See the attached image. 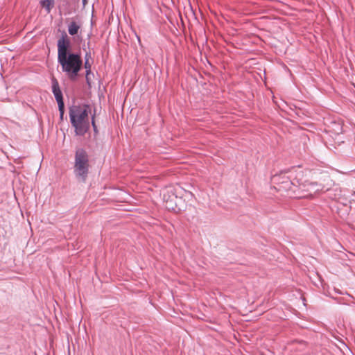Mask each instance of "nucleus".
I'll use <instances>...</instances> for the list:
<instances>
[{"label": "nucleus", "mask_w": 355, "mask_h": 355, "mask_svg": "<svg viewBox=\"0 0 355 355\" xmlns=\"http://www.w3.org/2000/svg\"><path fill=\"white\" fill-rule=\"evenodd\" d=\"M69 118L76 135L83 136L89 129L88 106L73 105L69 108Z\"/></svg>", "instance_id": "1"}, {"label": "nucleus", "mask_w": 355, "mask_h": 355, "mask_svg": "<svg viewBox=\"0 0 355 355\" xmlns=\"http://www.w3.org/2000/svg\"><path fill=\"white\" fill-rule=\"evenodd\" d=\"M58 62L62 67L63 72L68 78L74 80L76 79L83 65L81 57L78 53H70L58 58Z\"/></svg>", "instance_id": "2"}, {"label": "nucleus", "mask_w": 355, "mask_h": 355, "mask_svg": "<svg viewBox=\"0 0 355 355\" xmlns=\"http://www.w3.org/2000/svg\"><path fill=\"white\" fill-rule=\"evenodd\" d=\"M302 176L301 173H299L295 179L291 180L290 176H286L284 173H282L279 175H275L272 178V180L274 183L278 185L277 189L279 191H285L288 192V195H294V197L297 195L299 184L297 182V180H300Z\"/></svg>", "instance_id": "3"}, {"label": "nucleus", "mask_w": 355, "mask_h": 355, "mask_svg": "<svg viewBox=\"0 0 355 355\" xmlns=\"http://www.w3.org/2000/svg\"><path fill=\"white\" fill-rule=\"evenodd\" d=\"M89 156L83 148H78L75 154L74 173L76 177L85 182L89 172Z\"/></svg>", "instance_id": "4"}, {"label": "nucleus", "mask_w": 355, "mask_h": 355, "mask_svg": "<svg viewBox=\"0 0 355 355\" xmlns=\"http://www.w3.org/2000/svg\"><path fill=\"white\" fill-rule=\"evenodd\" d=\"M297 182L299 184V189L297 195L295 196V198H304L308 196H313L324 189L321 184L307 180L302 181L301 178L300 180H297Z\"/></svg>", "instance_id": "5"}, {"label": "nucleus", "mask_w": 355, "mask_h": 355, "mask_svg": "<svg viewBox=\"0 0 355 355\" xmlns=\"http://www.w3.org/2000/svg\"><path fill=\"white\" fill-rule=\"evenodd\" d=\"M57 45L58 58L70 53L68 52V49L70 46V41L66 34L62 35V36L58 40Z\"/></svg>", "instance_id": "6"}, {"label": "nucleus", "mask_w": 355, "mask_h": 355, "mask_svg": "<svg viewBox=\"0 0 355 355\" xmlns=\"http://www.w3.org/2000/svg\"><path fill=\"white\" fill-rule=\"evenodd\" d=\"M51 84H52V92L55 96V98L58 103V105H60V107H62L63 101V96L62 91L60 88L58 81L57 79L54 77L51 79Z\"/></svg>", "instance_id": "7"}, {"label": "nucleus", "mask_w": 355, "mask_h": 355, "mask_svg": "<svg viewBox=\"0 0 355 355\" xmlns=\"http://www.w3.org/2000/svg\"><path fill=\"white\" fill-rule=\"evenodd\" d=\"M163 199L165 202V207L168 210H174L175 205H176V201L178 198L174 194L171 196L167 195L166 193L164 194Z\"/></svg>", "instance_id": "8"}, {"label": "nucleus", "mask_w": 355, "mask_h": 355, "mask_svg": "<svg viewBox=\"0 0 355 355\" xmlns=\"http://www.w3.org/2000/svg\"><path fill=\"white\" fill-rule=\"evenodd\" d=\"M80 25L76 21H71L68 26V32L71 35H74L78 33Z\"/></svg>", "instance_id": "9"}, {"label": "nucleus", "mask_w": 355, "mask_h": 355, "mask_svg": "<svg viewBox=\"0 0 355 355\" xmlns=\"http://www.w3.org/2000/svg\"><path fill=\"white\" fill-rule=\"evenodd\" d=\"M40 3L48 13H49L53 7L54 0H42Z\"/></svg>", "instance_id": "10"}, {"label": "nucleus", "mask_w": 355, "mask_h": 355, "mask_svg": "<svg viewBox=\"0 0 355 355\" xmlns=\"http://www.w3.org/2000/svg\"><path fill=\"white\" fill-rule=\"evenodd\" d=\"M90 57V53H87L85 55V68L86 69V78L88 80L89 75L91 72V64L89 62V58Z\"/></svg>", "instance_id": "11"}, {"label": "nucleus", "mask_w": 355, "mask_h": 355, "mask_svg": "<svg viewBox=\"0 0 355 355\" xmlns=\"http://www.w3.org/2000/svg\"><path fill=\"white\" fill-rule=\"evenodd\" d=\"M58 110L60 112V118L62 119L63 115H64V103H62V107H60V105H58Z\"/></svg>", "instance_id": "12"}, {"label": "nucleus", "mask_w": 355, "mask_h": 355, "mask_svg": "<svg viewBox=\"0 0 355 355\" xmlns=\"http://www.w3.org/2000/svg\"><path fill=\"white\" fill-rule=\"evenodd\" d=\"M92 126L94 128V131H96V124H95V122H94V119H92Z\"/></svg>", "instance_id": "13"}, {"label": "nucleus", "mask_w": 355, "mask_h": 355, "mask_svg": "<svg viewBox=\"0 0 355 355\" xmlns=\"http://www.w3.org/2000/svg\"><path fill=\"white\" fill-rule=\"evenodd\" d=\"M83 3L84 6L87 3V0H83Z\"/></svg>", "instance_id": "14"}]
</instances>
